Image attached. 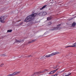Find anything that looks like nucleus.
<instances>
[{"instance_id": "16", "label": "nucleus", "mask_w": 76, "mask_h": 76, "mask_svg": "<svg viewBox=\"0 0 76 76\" xmlns=\"http://www.w3.org/2000/svg\"><path fill=\"white\" fill-rule=\"evenodd\" d=\"M50 19H51V18L50 17H48L47 19V20H50Z\"/></svg>"}, {"instance_id": "3", "label": "nucleus", "mask_w": 76, "mask_h": 76, "mask_svg": "<svg viewBox=\"0 0 76 76\" xmlns=\"http://www.w3.org/2000/svg\"><path fill=\"white\" fill-rule=\"evenodd\" d=\"M61 25L59 24L57 26V28H53L51 30L52 31H55V30H58V29H61V28L60 27Z\"/></svg>"}, {"instance_id": "13", "label": "nucleus", "mask_w": 76, "mask_h": 76, "mask_svg": "<svg viewBox=\"0 0 76 76\" xmlns=\"http://www.w3.org/2000/svg\"><path fill=\"white\" fill-rule=\"evenodd\" d=\"M54 73V72L53 71H51L49 73V75H51V74H53Z\"/></svg>"}, {"instance_id": "8", "label": "nucleus", "mask_w": 76, "mask_h": 76, "mask_svg": "<svg viewBox=\"0 0 76 76\" xmlns=\"http://www.w3.org/2000/svg\"><path fill=\"white\" fill-rule=\"evenodd\" d=\"M37 41V39H36L33 40H32L28 42V43L30 44V43H32V42H35V41Z\"/></svg>"}, {"instance_id": "5", "label": "nucleus", "mask_w": 76, "mask_h": 76, "mask_svg": "<svg viewBox=\"0 0 76 76\" xmlns=\"http://www.w3.org/2000/svg\"><path fill=\"white\" fill-rule=\"evenodd\" d=\"M20 73V71L19 72H15L12 73V76H15L16 75H17L18 74H19Z\"/></svg>"}, {"instance_id": "9", "label": "nucleus", "mask_w": 76, "mask_h": 76, "mask_svg": "<svg viewBox=\"0 0 76 76\" xmlns=\"http://www.w3.org/2000/svg\"><path fill=\"white\" fill-rule=\"evenodd\" d=\"M47 15V12H43V16H45Z\"/></svg>"}, {"instance_id": "12", "label": "nucleus", "mask_w": 76, "mask_h": 76, "mask_svg": "<svg viewBox=\"0 0 76 76\" xmlns=\"http://www.w3.org/2000/svg\"><path fill=\"white\" fill-rule=\"evenodd\" d=\"M46 6H47V5H44L42 8L40 9V10H42V9H44V8H45V7Z\"/></svg>"}, {"instance_id": "6", "label": "nucleus", "mask_w": 76, "mask_h": 76, "mask_svg": "<svg viewBox=\"0 0 76 76\" xmlns=\"http://www.w3.org/2000/svg\"><path fill=\"white\" fill-rule=\"evenodd\" d=\"M23 41H24V40H16V42H19V43H20V42H23Z\"/></svg>"}, {"instance_id": "19", "label": "nucleus", "mask_w": 76, "mask_h": 76, "mask_svg": "<svg viewBox=\"0 0 76 76\" xmlns=\"http://www.w3.org/2000/svg\"><path fill=\"white\" fill-rule=\"evenodd\" d=\"M4 65V64H1V67H2V66H3Z\"/></svg>"}, {"instance_id": "22", "label": "nucleus", "mask_w": 76, "mask_h": 76, "mask_svg": "<svg viewBox=\"0 0 76 76\" xmlns=\"http://www.w3.org/2000/svg\"><path fill=\"white\" fill-rule=\"evenodd\" d=\"M41 72H43L42 73H43V72H45V70H44L43 71H41Z\"/></svg>"}, {"instance_id": "7", "label": "nucleus", "mask_w": 76, "mask_h": 76, "mask_svg": "<svg viewBox=\"0 0 76 76\" xmlns=\"http://www.w3.org/2000/svg\"><path fill=\"white\" fill-rule=\"evenodd\" d=\"M43 72L39 71V72H38L34 73V75H38V74H39V73H42Z\"/></svg>"}, {"instance_id": "20", "label": "nucleus", "mask_w": 76, "mask_h": 76, "mask_svg": "<svg viewBox=\"0 0 76 76\" xmlns=\"http://www.w3.org/2000/svg\"><path fill=\"white\" fill-rule=\"evenodd\" d=\"M53 73H55V72H56V70H54L53 71Z\"/></svg>"}, {"instance_id": "21", "label": "nucleus", "mask_w": 76, "mask_h": 76, "mask_svg": "<svg viewBox=\"0 0 76 76\" xmlns=\"http://www.w3.org/2000/svg\"><path fill=\"white\" fill-rule=\"evenodd\" d=\"M56 68H57V66L53 67V69H56Z\"/></svg>"}, {"instance_id": "4", "label": "nucleus", "mask_w": 76, "mask_h": 76, "mask_svg": "<svg viewBox=\"0 0 76 76\" xmlns=\"http://www.w3.org/2000/svg\"><path fill=\"white\" fill-rule=\"evenodd\" d=\"M0 21L1 23H4V16H2L0 17Z\"/></svg>"}, {"instance_id": "24", "label": "nucleus", "mask_w": 76, "mask_h": 76, "mask_svg": "<svg viewBox=\"0 0 76 76\" xmlns=\"http://www.w3.org/2000/svg\"><path fill=\"white\" fill-rule=\"evenodd\" d=\"M58 69H56L55 70H56H56H58Z\"/></svg>"}, {"instance_id": "17", "label": "nucleus", "mask_w": 76, "mask_h": 76, "mask_svg": "<svg viewBox=\"0 0 76 76\" xmlns=\"http://www.w3.org/2000/svg\"><path fill=\"white\" fill-rule=\"evenodd\" d=\"M1 57H5L6 55L4 54H2L1 55Z\"/></svg>"}, {"instance_id": "2", "label": "nucleus", "mask_w": 76, "mask_h": 76, "mask_svg": "<svg viewBox=\"0 0 76 76\" xmlns=\"http://www.w3.org/2000/svg\"><path fill=\"white\" fill-rule=\"evenodd\" d=\"M60 54V52H53L48 55H46L45 57L46 58H49V57H51V56H55V55H56V54Z\"/></svg>"}, {"instance_id": "11", "label": "nucleus", "mask_w": 76, "mask_h": 76, "mask_svg": "<svg viewBox=\"0 0 76 76\" xmlns=\"http://www.w3.org/2000/svg\"><path fill=\"white\" fill-rule=\"evenodd\" d=\"M75 25H76V23L74 22L72 24V26H75Z\"/></svg>"}, {"instance_id": "15", "label": "nucleus", "mask_w": 76, "mask_h": 76, "mask_svg": "<svg viewBox=\"0 0 76 76\" xmlns=\"http://www.w3.org/2000/svg\"><path fill=\"white\" fill-rule=\"evenodd\" d=\"M12 31V30H8L7 31V32H11Z\"/></svg>"}, {"instance_id": "14", "label": "nucleus", "mask_w": 76, "mask_h": 76, "mask_svg": "<svg viewBox=\"0 0 76 76\" xmlns=\"http://www.w3.org/2000/svg\"><path fill=\"white\" fill-rule=\"evenodd\" d=\"M51 25V22H49L48 23V26H50Z\"/></svg>"}, {"instance_id": "1", "label": "nucleus", "mask_w": 76, "mask_h": 76, "mask_svg": "<svg viewBox=\"0 0 76 76\" xmlns=\"http://www.w3.org/2000/svg\"><path fill=\"white\" fill-rule=\"evenodd\" d=\"M38 14L37 13H34L30 15L26 18L25 20L26 22H29L31 20H32L35 16H37Z\"/></svg>"}, {"instance_id": "10", "label": "nucleus", "mask_w": 76, "mask_h": 76, "mask_svg": "<svg viewBox=\"0 0 76 76\" xmlns=\"http://www.w3.org/2000/svg\"><path fill=\"white\" fill-rule=\"evenodd\" d=\"M43 12H40L39 13V15H40V16H43Z\"/></svg>"}, {"instance_id": "25", "label": "nucleus", "mask_w": 76, "mask_h": 76, "mask_svg": "<svg viewBox=\"0 0 76 76\" xmlns=\"http://www.w3.org/2000/svg\"><path fill=\"white\" fill-rule=\"evenodd\" d=\"M21 24H22V22L21 23V24H20V25H21Z\"/></svg>"}, {"instance_id": "18", "label": "nucleus", "mask_w": 76, "mask_h": 76, "mask_svg": "<svg viewBox=\"0 0 76 76\" xmlns=\"http://www.w3.org/2000/svg\"><path fill=\"white\" fill-rule=\"evenodd\" d=\"M57 76V74H56L55 75H52V76Z\"/></svg>"}, {"instance_id": "23", "label": "nucleus", "mask_w": 76, "mask_h": 76, "mask_svg": "<svg viewBox=\"0 0 76 76\" xmlns=\"http://www.w3.org/2000/svg\"><path fill=\"white\" fill-rule=\"evenodd\" d=\"M31 56H28V57H31Z\"/></svg>"}]
</instances>
